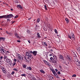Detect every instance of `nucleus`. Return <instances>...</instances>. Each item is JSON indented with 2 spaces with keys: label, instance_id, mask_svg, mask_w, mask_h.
Segmentation results:
<instances>
[{
  "label": "nucleus",
  "instance_id": "29",
  "mask_svg": "<svg viewBox=\"0 0 80 80\" xmlns=\"http://www.w3.org/2000/svg\"><path fill=\"white\" fill-rule=\"evenodd\" d=\"M40 19L39 18H38L37 20V22L38 23H39V22H40Z\"/></svg>",
  "mask_w": 80,
  "mask_h": 80
},
{
  "label": "nucleus",
  "instance_id": "12",
  "mask_svg": "<svg viewBox=\"0 0 80 80\" xmlns=\"http://www.w3.org/2000/svg\"><path fill=\"white\" fill-rule=\"evenodd\" d=\"M37 35L38 36L37 37L38 38H41V37H40V33L38 32L37 33Z\"/></svg>",
  "mask_w": 80,
  "mask_h": 80
},
{
  "label": "nucleus",
  "instance_id": "49",
  "mask_svg": "<svg viewBox=\"0 0 80 80\" xmlns=\"http://www.w3.org/2000/svg\"><path fill=\"white\" fill-rule=\"evenodd\" d=\"M15 36H16V37L18 35V34L17 33H15Z\"/></svg>",
  "mask_w": 80,
  "mask_h": 80
},
{
  "label": "nucleus",
  "instance_id": "59",
  "mask_svg": "<svg viewBox=\"0 0 80 80\" xmlns=\"http://www.w3.org/2000/svg\"><path fill=\"white\" fill-rule=\"evenodd\" d=\"M11 11H13V9H11Z\"/></svg>",
  "mask_w": 80,
  "mask_h": 80
},
{
  "label": "nucleus",
  "instance_id": "54",
  "mask_svg": "<svg viewBox=\"0 0 80 80\" xmlns=\"http://www.w3.org/2000/svg\"><path fill=\"white\" fill-rule=\"evenodd\" d=\"M30 53H32L33 54V52L32 51H30Z\"/></svg>",
  "mask_w": 80,
  "mask_h": 80
},
{
  "label": "nucleus",
  "instance_id": "57",
  "mask_svg": "<svg viewBox=\"0 0 80 80\" xmlns=\"http://www.w3.org/2000/svg\"><path fill=\"white\" fill-rule=\"evenodd\" d=\"M7 52L8 53H10V52H9V51H7Z\"/></svg>",
  "mask_w": 80,
  "mask_h": 80
},
{
  "label": "nucleus",
  "instance_id": "10",
  "mask_svg": "<svg viewBox=\"0 0 80 80\" xmlns=\"http://www.w3.org/2000/svg\"><path fill=\"white\" fill-rule=\"evenodd\" d=\"M37 53V51H34L33 52L32 54H33V55H34V56H36Z\"/></svg>",
  "mask_w": 80,
  "mask_h": 80
},
{
  "label": "nucleus",
  "instance_id": "5",
  "mask_svg": "<svg viewBox=\"0 0 80 80\" xmlns=\"http://www.w3.org/2000/svg\"><path fill=\"white\" fill-rule=\"evenodd\" d=\"M44 63L46 64V65H48V66H51V64H50L49 62H48L45 60H43Z\"/></svg>",
  "mask_w": 80,
  "mask_h": 80
},
{
  "label": "nucleus",
  "instance_id": "56",
  "mask_svg": "<svg viewBox=\"0 0 80 80\" xmlns=\"http://www.w3.org/2000/svg\"><path fill=\"white\" fill-rule=\"evenodd\" d=\"M50 51L51 52H53V49H51Z\"/></svg>",
  "mask_w": 80,
  "mask_h": 80
},
{
  "label": "nucleus",
  "instance_id": "27",
  "mask_svg": "<svg viewBox=\"0 0 80 80\" xmlns=\"http://www.w3.org/2000/svg\"><path fill=\"white\" fill-rule=\"evenodd\" d=\"M77 77V75H76V74H74L72 76V77Z\"/></svg>",
  "mask_w": 80,
  "mask_h": 80
},
{
  "label": "nucleus",
  "instance_id": "34",
  "mask_svg": "<svg viewBox=\"0 0 80 80\" xmlns=\"http://www.w3.org/2000/svg\"><path fill=\"white\" fill-rule=\"evenodd\" d=\"M68 38H70V39H71L72 37H71V36L70 35H68Z\"/></svg>",
  "mask_w": 80,
  "mask_h": 80
},
{
  "label": "nucleus",
  "instance_id": "3",
  "mask_svg": "<svg viewBox=\"0 0 80 80\" xmlns=\"http://www.w3.org/2000/svg\"><path fill=\"white\" fill-rule=\"evenodd\" d=\"M6 17H7L6 18H13V16L12 14H10L8 15H6Z\"/></svg>",
  "mask_w": 80,
  "mask_h": 80
},
{
  "label": "nucleus",
  "instance_id": "55",
  "mask_svg": "<svg viewBox=\"0 0 80 80\" xmlns=\"http://www.w3.org/2000/svg\"><path fill=\"white\" fill-rule=\"evenodd\" d=\"M15 21H13L12 22V23H15Z\"/></svg>",
  "mask_w": 80,
  "mask_h": 80
},
{
  "label": "nucleus",
  "instance_id": "58",
  "mask_svg": "<svg viewBox=\"0 0 80 80\" xmlns=\"http://www.w3.org/2000/svg\"><path fill=\"white\" fill-rule=\"evenodd\" d=\"M79 50V51H80V48H78Z\"/></svg>",
  "mask_w": 80,
  "mask_h": 80
},
{
  "label": "nucleus",
  "instance_id": "37",
  "mask_svg": "<svg viewBox=\"0 0 80 80\" xmlns=\"http://www.w3.org/2000/svg\"><path fill=\"white\" fill-rule=\"evenodd\" d=\"M9 35L12 36V33H10V32H9V33L8 34Z\"/></svg>",
  "mask_w": 80,
  "mask_h": 80
},
{
  "label": "nucleus",
  "instance_id": "32",
  "mask_svg": "<svg viewBox=\"0 0 80 80\" xmlns=\"http://www.w3.org/2000/svg\"><path fill=\"white\" fill-rule=\"evenodd\" d=\"M44 8L46 10H47V6L46 5H44Z\"/></svg>",
  "mask_w": 80,
  "mask_h": 80
},
{
  "label": "nucleus",
  "instance_id": "18",
  "mask_svg": "<svg viewBox=\"0 0 80 80\" xmlns=\"http://www.w3.org/2000/svg\"><path fill=\"white\" fill-rule=\"evenodd\" d=\"M67 23H68V22H69V20L67 18H66L65 19Z\"/></svg>",
  "mask_w": 80,
  "mask_h": 80
},
{
  "label": "nucleus",
  "instance_id": "41",
  "mask_svg": "<svg viewBox=\"0 0 80 80\" xmlns=\"http://www.w3.org/2000/svg\"><path fill=\"white\" fill-rule=\"evenodd\" d=\"M17 42H19V43H20V40H18L17 41Z\"/></svg>",
  "mask_w": 80,
  "mask_h": 80
},
{
  "label": "nucleus",
  "instance_id": "17",
  "mask_svg": "<svg viewBox=\"0 0 80 80\" xmlns=\"http://www.w3.org/2000/svg\"><path fill=\"white\" fill-rule=\"evenodd\" d=\"M59 58L60 59H62L63 60V56L61 55H59Z\"/></svg>",
  "mask_w": 80,
  "mask_h": 80
},
{
  "label": "nucleus",
  "instance_id": "24",
  "mask_svg": "<svg viewBox=\"0 0 80 80\" xmlns=\"http://www.w3.org/2000/svg\"><path fill=\"white\" fill-rule=\"evenodd\" d=\"M54 32L56 34H58V32H57V30L56 29H54Z\"/></svg>",
  "mask_w": 80,
  "mask_h": 80
},
{
  "label": "nucleus",
  "instance_id": "16",
  "mask_svg": "<svg viewBox=\"0 0 80 80\" xmlns=\"http://www.w3.org/2000/svg\"><path fill=\"white\" fill-rule=\"evenodd\" d=\"M35 28L36 29V30H38V29H39V27H38V26L36 25V26Z\"/></svg>",
  "mask_w": 80,
  "mask_h": 80
},
{
  "label": "nucleus",
  "instance_id": "50",
  "mask_svg": "<svg viewBox=\"0 0 80 80\" xmlns=\"http://www.w3.org/2000/svg\"><path fill=\"white\" fill-rule=\"evenodd\" d=\"M6 33H7V34H8L9 33V32H8V31H6Z\"/></svg>",
  "mask_w": 80,
  "mask_h": 80
},
{
  "label": "nucleus",
  "instance_id": "60",
  "mask_svg": "<svg viewBox=\"0 0 80 80\" xmlns=\"http://www.w3.org/2000/svg\"><path fill=\"white\" fill-rule=\"evenodd\" d=\"M44 30L45 31H47V29H44Z\"/></svg>",
  "mask_w": 80,
  "mask_h": 80
},
{
  "label": "nucleus",
  "instance_id": "42",
  "mask_svg": "<svg viewBox=\"0 0 80 80\" xmlns=\"http://www.w3.org/2000/svg\"><path fill=\"white\" fill-rule=\"evenodd\" d=\"M3 58V56H1L0 57V60H2Z\"/></svg>",
  "mask_w": 80,
  "mask_h": 80
},
{
  "label": "nucleus",
  "instance_id": "2",
  "mask_svg": "<svg viewBox=\"0 0 80 80\" xmlns=\"http://www.w3.org/2000/svg\"><path fill=\"white\" fill-rule=\"evenodd\" d=\"M26 54L27 56H28V60H27L28 61H29V60H30V58H31L32 54L28 52H26Z\"/></svg>",
  "mask_w": 80,
  "mask_h": 80
},
{
  "label": "nucleus",
  "instance_id": "39",
  "mask_svg": "<svg viewBox=\"0 0 80 80\" xmlns=\"http://www.w3.org/2000/svg\"><path fill=\"white\" fill-rule=\"evenodd\" d=\"M16 65V62H14L13 64V66H14V65Z\"/></svg>",
  "mask_w": 80,
  "mask_h": 80
},
{
  "label": "nucleus",
  "instance_id": "19",
  "mask_svg": "<svg viewBox=\"0 0 80 80\" xmlns=\"http://www.w3.org/2000/svg\"><path fill=\"white\" fill-rule=\"evenodd\" d=\"M40 72L41 73H45V71H43V70H40Z\"/></svg>",
  "mask_w": 80,
  "mask_h": 80
},
{
  "label": "nucleus",
  "instance_id": "28",
  "mask_svg": "<svg viewBox=\"0 0 80 80\" xmlns=\"http://www.w3.org/2000/svg\"><path fill=\"white\" fill-rule=\"evenodd\" d=\"M0 40H2L3 41L5 40V38H4L1 37L0 38Z\"/></svg>",
  "mask_w": 80,
  "mask_h": 80
},
{
  "label": "nucleus",
  "instance_id": "31",
  "mask_svg": "<svg viewBox=\"0 0 80 80\" xmlns=\"http://www.w3.org/2000/svg\"><path fill=\"white\" fill-rule=\"evenodd\" d=\"M44 45H45V46H46L47 47V44L46 42H44Z\"/></svg>",
  "mask_w": 80,
  "mask_h": 80
},
{
  "label": "nucleus",
  "instance_id": "1",
  "mask_svg": "<svg viewBox=\"0 0 80 80\" xmlns=\"http://www.w3.org/2000/svg\"><path fill=\"white\" fill-rule=\"evenodd\" d=\"M0 50L1 53L4 55H7V51L4 49L3 48L0 47Z\"/></svg>",
  "mask_w": 80,
  "mask_h": 80
},
{
  "label": "nucleus",
  "instance_id": "44",
  "mask_svg": "<svg viewBox=\"0 0 80 80\" xmlns=\"http://www.w3.org/2000/svg\"><path fill=\"white\" fill-rule=\"evenodd\" d=\"M28 41L29 43H30V40H28Z\"/></svg>",
  "mask_w": 80,
  "mask_h": 80
},
{
  "label": "nucleus",
  "instance_id": "43",
  "mask_svg": "<svg viewBox=\"0 0 80 80\" xmlns=\"http://www.w3.org/2000/svg\"><path fill=\"white\" fill-rule=\"evenodd\" d=\"M32 80H36V79H35V78H32Z\"/></svg>",
  "mask_w": 80,
  "mask_h": 80
},
{
  "label": "nucleus",
  "instance_id": "26",
  "mask_svg": "<svg viewBox=\"0 0 80 80\" xmlns=\"http://www.w3.org/2000/svg\"><path fill=\"white\" fill-rule=\"evenodd\" d=\"M21 75L22 76V77H26V74H22Z\"/></svg>",
  "mask_w": 80,
  "mask_h": 80
},
{
  "label": "nucleus",
  "instance_id": "7",
  "mask_svg": "<svg viewBox=\"0 0 80 80\" xmlns=\"http://www.w3.org/2000/svg\"><path fill=\"white\" fill-rule=\"evenodd\" d=\"M65 58L68 60H71V57H70L69 55H67L66 56H65Z\"/></svg>",
  "mask_w": 80,
  "mask_h": 80
},
{
  "label": "nucleus",
  "instance_id": "35",
  "mask_svg": "<svg viewBox=\"0 0 80 80\" xmlns=\"http://www.w3.org/2000/svg\"><path fill=\"white\" fill-rule=\"evenodd\" d=\"M15 73V72L14 71H12L11 73V75H13Z\"/></svg>",
  "mask_w": 80,
  "mask_h": 80
},
{
  "label": "nucleus",
  "instance_id": "11",
  "mask_svg": "<svg viewBox=\"0 0 80 80\" xmlns=\"http://www.w3.org/2000/svg\"><path fill=\"white\" fill-rule=\"evenodd\" d=\"M52 72L53 73V74L54 75H55L56 74H57V73H56V72L55 71H54V70H52Z\"/></svg>",
  "mask_w": 80,
  "mask_h": 80
},
{
  "label": "nucleus",
  "instance_id": "15",
  "mask_svg": "<svg viewBox=\"0 0 80 80\" xmlns=\"http://www.w3.org/2000/svg\"><path fill=\"white\" fill-rule=\"evenodd\" d=\"M2 72H3V73H7V72H6V69L3 68L2 69Z\"/></svg>",
  "mask_w": 80,
  "mask_h": 80
},
{
  "label": "nucleus",
  "instance_id": "38",
  "mask_svg": "<svg viewBox=\"0 0 80 80\" xmlns=\"http://www.w3.org/2000/svg\"><path fill=\"white\" fill-rule=\"evenodd\" d=\"M7 21V22H10V19H8Z\"/></svg>",
  "mask_w": 80,
  "mask_h": 80
},
{
  "label": "nucleus",
  "instance_id": "23",
  "mask_svg": "<svg viewBox=\"0 0 80 80\" xmlns=\"http://www.w3.org/2000/svg\"><path fill=\"white\" fill-rule=\"evenodd\" d=\"M79 62V60H78L77 59H76L75 61V63H76V62Z\"/></svg>",
  "mask_w": 80,
  "mask_h": 80
},
{
  "label": "nucleus",
  "instance_id": "64",
  "mask_svg": "<svg viewBox=\"0 0 80 80\" xmlns=\"http://www.w3.org/2000/svg\"><path fill=\"white\" fill-rule=\"evenodd\" d=\"M62 80H65V79H63Z\"/></svg>",
  "mask_w": 80,
  "mask_h": 80
},
{
  "label": "nucleus",
  "instance_id": "62",
  "mask_svg": "<svg viewBox=\"0 0 80 80\" xmlns=\"http://www.w3.org/2000/svg\"><path fill=\"white\" fill-rule=\"evenodd\" d=\"M18 35L16 36L18 38Z\"/></svg>",
  "mask_w": 80,
  "mask_h": 80
},
{
  "label": "nucleus",
  "instance_id": "25",
  "mask_svg": "<svg viewBox=\"0 0 80 80\" xmlns=\"http://www.w3.org/2000/svg\"><path fill=\"white\" fill-rule=\"evenodd\" d=\"M13 70H14V71H16V72H17V71H18V69H16L15 68H14L13 69Z\"/></svg>",
  "mask_w": 80,
  "mask_h": 80
},
{
  "label": "nucleus",
  "instance_id": "48",
  "mask_svg": "<svg viewBox=\"0 0 80 80\" xmlns=\"http://www.w3.org/2000/svg\"><path fill=\"white\" fill-rule=\"evenodd\" d=\"M55 70L57 72H58V70H57V69H55Z\"/></svg>",
  "mask_w": 80,
  "mask_h": 80
},
{
  "label": "nucleus",
  "instance_id": "45",
  "mask_svg": "<svg viewBox=\"0 0 80 80\" xmlns=\"http://www.w3.org/2000/svg\"><path fill=\"white\" fill-rule=\"evenodd\" d=\"M17 38H19V39H21V37H20V36H18V37Z\"/></svg>",
  "mask_w": 80,
  "mask_h": 80
},
{
  "label": "nucleus",
  "instance_id": "52",
  "mask_svg": "<svg viewBox=\"0 0 80 80\" xmlns=\"http://www.w3.org/2000/svg\"><path fill=\"white\" fill-rule=\"evenodd\" d=\"M31 19H32V18H29L28 20H31Z\"/></svg>",
  "mask_w": 80,
  "mask_h": 80
},
{
  "label": "nucleus",
  "instance_id": "30",
  "mask_svg": "<svg viewBox=\"0 0 80 80\" xmlns=\"http://www.w3.org/2000/svg\"><path fill=\"white\" fill-rule=\"evenodd\" d=\"M28 69H29V70H32V68L31 67H29L28 68Z\"/></svg>",
  "mask_w": 80,
  "mask_h": 80
},
{
  "label": "nucleus",
  "instance_id": "20",
  "mask_svg": "<svg viewBox=\"0 0 80 80\" xmlns=\"http://www.w3.org/2000/svg\"><path fill=\"white\" fill-rule=\"evenodd\" d=\"M54 76L56 78H59V77H58V74H57V73L55 74V75Z\"/></svg>",
  "mask_w": 80,
  "mask_h": 80
},
{
  "label": "nucleus",
  "instance_id": "40",
  "mask_svg": "<svg viewBox=\"0 0 80 80\" xmlns=\"http://www.w3.org/2000/svg\"><path fill=\"white\" fill-rule=\"evenodd\" d=\"M60 71H58V74L59 75H60Z\"/></svg>",
  "mask_w": 80,
  "mask_h": 80
},
{
  "label": "nucleus",
  "instance_id": "36",
  "mask_svg": "<svg viewBox=\"0 0 80 80\" xmlns=\"http://www.w3.org/2000/svg\"><path fill=\"white\" fill-rule=\"evenodd\" d=\"M18 17V15H16L15 16V18H17V17Z\"/></svg>",
  "mask_w": 80,
  "mask_h": 80
},
{
  "label": "nucleus",
  "instance_id": "4",
  "mask_svg": "<svg viewBox=\"0 0 80 80\" xmlns=\"http://www.w3.org/2000/svg\"><path fill=\"white\" fill-rule=\"evenodd\" d=\"M58 60H57V58H54L53 60V62L54 63H55L57 62Z\"/></svg>",
  "mask_w": 80,
  "mask_h": 80
},
{
  "label": "nucleus",
  "instance_id": "22",
  "mask_svg": "<svg viewBox=\"0 0 80 80\" xmlns=\"http://www.w3.org/2000/svg\"><path fill=\"white\" fill-rule=\"evenodd\" d=\"M75 36L74 35V34H72V38H73V39H74V40H75Z\"/></svg>",
  "mask_w": 80,
  "mask_h": 80
},
{
  "label": "nucleus",
  "instance_id": "9",
  "mask_svg": "<svg viewBox=\"0 0 80 80\" xmlns=\"http://www.w3.org/2000/svg\"><path fill=\"white\" fill-rule=\"evenodd\" d=\"M4 18L6 19L7 18V17H6V15H2V16H0V19H1V18Z\"/></svg>",
  "mask_w": 80,
  "mask_h": 80
},
{
  "label": "nucleus",
  "instance_id": "13",
  "mask_svg": "<svg viewBox=\"0 0 80 80\" xmlns=\"http://www.w3.org/2000/svg\"><path fill=\"white\" fill-rule=\"evenodd\" d=\"M17 7L18 8H21V9H22V7L20 5H18L17 6Z\"/></svg>",
  "mask_w": 80,
  "mask_h": 80
},
{
  "label": "nucleus",
  "instance_id": "46",
  "mask_svg": "<svg viewBox=\"0 0 80 80\" xmlns=\"http://www.w3.org/2000/svg\"><path fill=\"white\" fill-rule=\"evenodd\" d=\"M50 59L51 60H53V57H51L50 58Z\"/></svg>",
  "mask_w": 80,
  "mask_h": 80
},
{
  "label": "nucleus",
  "instance_id": "51",
  "mask_svg": "<svg viewBox=\"0 0 80 80\" xmlns=\"http://www.w3.org/2000/svg\"><path fill=\"white\" fill-rule=\"evenodd\" d=\"M49 56L50 57H52V54H49Z\"/></svg>",
  "mask_w": 80,
  "mask_h": 80
},
{
  "label": "nucleus",
  "instance_id": "6",
  "mask_svg": "<svg viewBox=\"0 0 80 80\" xmlns=\"http://www.w3.org/2000/svg\"><path fill=\"white\" fill-rule=\"evenodd\" d=\"M18 58L20 60H23V57L20 54L18 55Z\"/></svg>",
  "mask_w": 80,
  "mask_h": 80
},
{
  "label": "nucleus",
  "instance_id": "47",
  "mask_svg": "<svg viewBox=\"0 0 80 80\" xmlns=\"http://www.w3.org/2000/svg\"><path fill=\"white\" fill-rule=\"evenodd\" d=\"M14 62H17V59H14Z\"/></svg>",
  "mask_w": 80,
  "mask_h": 80
},
{
  "label": "nucleus",
  "instance_id": "63",
  "mask_svg": "<svg viewBox=\"0 0 80 80\" xmlns=\"http://www.w3.org/2000/svg\"><path fill=\"white\" fill-rule=\"evenodd\" d=\"M52 79H53V77H52Z\"/></svg>",
  "mask_w": 80,
  "mask_h": 80
},
{
  "label": "nucleus",
  "instance_id": "8",
  "mask_svg": "<svg viewBox=\"0 0 80 80\" xmlns=\"http://www.w3.org/2000/svg\"><path fill=\"white\" fill-rule=\"evenodd\" d=\"M6 61H7V62H8V63L9 64H11V61L10 60H9L8 59H6Z\"/></svg>",
  "mask_w": 80,
  "mask_h": 80
},
{
  "label": "nucleus",
  "instance_id": "21",
  "mask_svg": "<svg viewBox=\"0 0 80 80\" xmlns=\"http://www.w3.org/2000/svg\"><path fill=\"white\" fill-rule=\"evenodd\" d=\"M22 67H23L24 68H26V67H27V65L26 64H23Z\"/></svg>",
  "mask_w": 80,
  "mask_h": 80
},
{
  "label": "nucleus",
  "instance_id": "33",
  "mask_svg": "<svg viewBox=\"0 0 80 80\" xmlns=\"http://www.w3.org/2000/svg\"><path fill=\"white\" fill-rule=\"evenodd\" d=\"M4 57H3L4 59H6V58L7 57V56H6L5 55H4Z\"/></svg>",
  "mask_w": 80,
  "mask_h": 80
},
{
  "label": "nucleus",
  "instance_id": "53",
  "mask_svg": "<svg viewBox=\"0 0 80 80\" xmlns=\"http://www.w3.org/2000/svg\"><path fill=\"white\" fill-rule=\"evenodd\" d=\"M59 67L60 68H62V66H59Z\"/></svg>",
  "mask_w": 80,
  "mask_h": 80
},
{
  "label": "nucleus",
  "instance_id": "14",
  "mask_svg": "<svg viewBox=\"0 0 80 80\" xmlns=\"http://www.w3.org/2000/svg\"><path fill=\"white\" fill-rule=\"evenodd\" d=\"M77 65H78V66H80V61H79V62H76L75 63Z\"/></svg>",
  "mask_w": 80,
  "mask_h": 80
},
{
  "label": "nucleus",
  "instance_id": "61",
  "mask_svg": "<svg viewBox=\"0 0 80 80\" xmlns=\"http://www.w3.org/2000/svg\"><path fill=\"white\" fill-rule=\"evenodd\" d=\"M18 35L16 36L18 38Z\"/></svg>",
  "mask_w": 80,
  "mask_h": 80
}]
</instances>
